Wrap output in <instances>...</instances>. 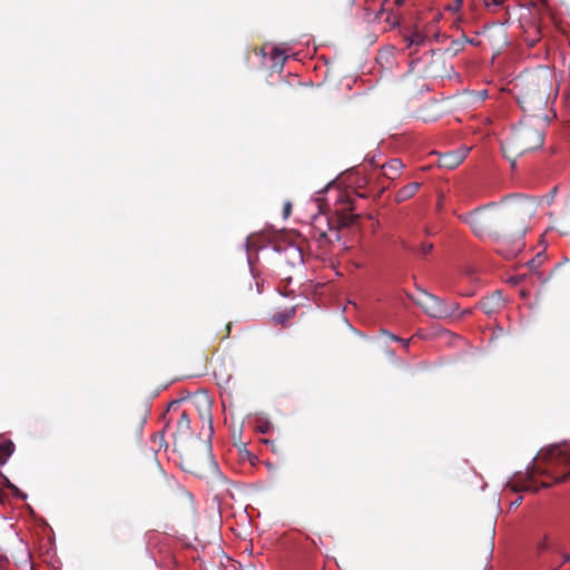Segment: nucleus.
Instances as JSON below:
<instances>
[{"label":"nucleus","mask_w":570,"mask_h":570,"mask_svg":"<svg viewBox=\"0 0 570 570\" xmlns=\"http://www.w3.org/2000/svg\"><path fill=\"white\" fill-rule=\"evenodd\" d=\"M535 209L537 204L533 200L521 199L503 206H481L459 214L458 218L466 224L478 238L491 239L498 244L497 252L510 259L523 248V237Z\"/></svg>","instance_id":"obj_1"},{"label":"nucleus","mask_w":570,"mask_h":570,"mask_svg":"<svg viewBox=\"0 0 570 570\" xmlns=\"http://www.w3.org/2000/svg\"><path fill=\"white\" fill-rule=\"evenodd\" d=\"M546 126V120L541 115L531 114L513 127L509 137L501 142L503 156L512 167L518 157L542 147Z\"/></svg>","instance_id":"obj_2"},{"label":"nucleus","mask_w":570,"mask_h":570,"mask_svg":"<svg viewBox=\"0 0 570 570\" xmlns=\"http://www.w3.org/2000/svg\"><path fill=\"white\" fill-rule=\"evenodd\" d=\"M353 209L351 199H345L342 202L341 207L335 209L334 216L323 212L315 215L312 220L313 237L320 242H332L328 233H334L335 239L338 240V229L352 225L357 217L352 214Z\"/></svg>","instance_id":"obj_3"},{"label":"nucleus","mask_w":570,"mask_h":570,"mask_svg":"<svg viewBox=\"0 0 570 570\" xmlns=\"http://www.w3.org/2000/svg\"><path fill=\"white\" fill-rule=\"evenodd\" d=\"M415 303L424 311L426 315L433 318H448L454 315L459 305L456 303H446L435 295L423 292V297Z\"/></svg>","instance_id":"obj_4"},{"label":"nucleus","mask_w":570,"mask_h":570,"mask_svg":"<svg viewBox=\"0 0 570 570\" xmlns=\"http://www.w3.org/2000/svg\"><path fill=\"white\" fill-rule=\"evenodd\" d=\"M254 52L262 56L264 67L272 71H282L285 62L289 59L296 61L294 57L286 55L284 49L271 43H265L262 48L255 49Z\"/></svg>","instance_id":"obj_5"},{"label":"nucleus","mask_w":570,"mask_h":570,"mask_svg":"<svg viewBox=\"0 0 570 570\" xmlns=\"http://www.w3.org/2000/svg\"><path fill=\"white\" fill-rule=\"evenodd\" d=\"M189 407L187 409L190 414L197 413L199 420L203 423V428L207 426L208 439L212 438L213 430V416H212V400L206 393L195 394L188 402Z\"/></svg>","instance_id":"obj_6"},{"label":"nucleus","mask_w":570,"mask_h":570,"mask_svg":"<svg viewBox=\"0 0 570 570\" xmlns=\"http://www.w3.org/2000/svg\"><path fill=\"white\" fill-rule=\"evenodd\" d=\"M190 412L186 409L184 410L177 420L176 423V432L174 434L175 436V445H179L180 448H184L187 443V441L191 436V429H190Z\"/></svg>","instance_id":"obj_7"},{"label":"nucleus","mask_w":570,"mask_h":570,"mask_svg":"<svg viewBox=\"0 0 570 570\" xmlns=\"http://www.w3.org/2000/svg\"><path fill=\"white\" fill-rule=\"evenodd\" d=\"M478 306L487 314L492 315L499 312L504 306L501 292L495 291L491 295L483 297Z\"/></svg>","instance_id":"obj_8"},{"label":"nucleus","mask_w":570,"mask_h":570,"mask_svg":"<svg viewBox=\"0 0 570 570\" xmlns=\"http://www.w3.org/2000/svg\"><path fill=\"white\" fill-rule=\"evenodd\" d=\"M468 153V148L445 153L440 157V166L453 169L466 158Z\"/></svg>","instance_id":"obj_9"},{"label":"nucleus","mask_w":570,"mask_h":570,"mask_svg":"<svg viewBox=\"0 0 570 570\" xmlns=\"http://www.w3.org/2000/svg\"><path fill=\"white\" fill-rule=\"evenodd\" d=\"M508 485L514 492L521 491H538V488L533 487V471L527 472L524 474L517 475L513 480H511Z\"/></svg>","instance_id":"obj_10"},{"label":"nucleus","mask_w":570,"mask_h":570,"mask_svg":"<svg viewBox=\"0 0 570 570\" xmlns=\"http://www.w3.org/2000/svg\"><path fill=\"white\" fill-rule=\"evenodd\" d=\"M548 460L556 464H566L570 462V452L567 448L554 446L547 453Z\"/></svg>","instance_id":"obj_11"},{"label":"nucleus","mask_w":570,"mask_h":570,"mask_svg":"<svg viewBox=\"0 0 570 570\" xmlns=\"http://www.w3.org/2000/svg\"><path fill=\"white\" fill-rule=\"evenodd\" d=\"M421 184L417 181H412L402 188H400L395 194V202L403 203L410 198H412L420 189Z\"/></svg>","instance_id":"obj_12"},{"label":"nucleus","mask_w":570,"mask_h":570,"mask_svg":"<svg viewBox=\"0 0 570 570\" xmlns=\"http://www.w3.org/2000/svg\"><path fill=\"white\" fill-rule=\"evenodd\" d=\"M376 62L382 70H391L394 68V52L392 49L380 50L376 57Z\"/></svg>","instance_id":"obj_13"},{"label":"nucleus","mask_w":570,"mask_h":570,"mask_svg":"<svg viewBox=\"0 0 570 570\" xmlns=\"http://www.w3.org/2000/svg\"><path fill=\"white\" fill-rule=\"evenodd\" d=\"M402 168L403 164L399 158L391 159L382 166L383 175L390 179H395L399 177Z\"/></svg>","instance_id":"obj_14"},{"label":"nucleus","mask_w":570,"mask_h":570,"mask_svg":"<svg viewBox=\"0 0 570 570\" xmlns=\"http://www.w3.org/2000/svg\"><path fill=\"white\" fill-rule=\"evenodd\" d=\"M14 443L9 439H0V465L6 464L14 452Z\"/></svg>","instance_id":"obj_15"},{"label":"nucleus","mask_w":570,"mask_h":570,"mask_svg":"<svg viewBox=\"0 0 570 570\" xmlns=\"http://www.w3.org/2000/svg\"><path fill=\"white\" fill-rule=\"evenodd\" d=\"M432 249H433L432 243H422L417 249V254L425 257L432 252Z\"/></svg>","instance_id":"obj_16"},{"label":"nucleus","mask_w":570,"mask_h":570,"mask_svg":"<svg viewBox=\"0 0 570 570\" xmlns=\"http://www.w3.org/2000/svg\"><path fill=\"white\" fill-rule=\"evenodd\" d=\"M550 549L549 538L548 535H544L538 543H537V550L538 552H544Z\"/></svg>","instance_id":"obj_17"},{"label":"nucleus","mask_w":570,"mask_h":570,"mask_svg":"<svg viewBox=\"0 0 570 570\" xmlns=\"http://www.w3.org/2000/svg\"><path fill=\"white\" fill-rule=\"evenodd\" d=\"M407 40H409V46H412V45H420L421 42H423L424 38L420 33L415 32L410 38H407Z\"/></svg>","instance_id":"obj_18"},{"label":"nucleus","mask_w":570,"mask_h":570,"mask_svg":"<svg viewBox=\"0 0 570 570\" xmlns=\"http://www.w3.org/2000/svg\"><path fill=\"white\" fill-rule=\"evenodd\" d=\"M462 4H463V0H454V2L452 4L448 6V10H450L452 12H458L461 10Z\"/></svg>","instance_id":"obj_19"},{"label":"nucleus","mask_w":570,"mask_h":570,"mask_svg":"<svg viewBox=\"0 0 570 570\" xmlns=\"http://www.w3.org/2000/svg\"><path fill=\"white\" fill-rule=\"evenodd\" d=\"M200 570H219V566L215 563H208L206 561H203L200 563Z\"/></svg>","instance_id":"obj_20"},{"label":"nucleus","mask_w":570,"mask_h":570,"mask_svg":"<svg viewBox=\"0 0 570 570\" xmlns=\"http://www.w3.org/2000/svg\"><path fill=\"white\" fill-rule=\"evenodd\" d=\"M380 333H381L382 335L387 336L391 341H394V342H399V341H400V337H399V336H396V335H394V334L390 333V332H389V331H386V330H383V328H382V330H380Z\"/></svg>","instance_id":"obj_21"},{"label":"nucleus","mask_w":570,"mask_h":570,"mask_svg":"<svg viewBox=\"0 0 570 570\" xmlns=\"http://www.w3.org/2000/svg\"><path fill=\"white\" fill-rule=\"evenodd\" d=\"M1 476L3 478L4 484H6L9 489H11L12 491H14V493H16V494H19V489H18L16 485H13V484L9 481V479H8L7 476H4V475H1Z\"/></svg>","instance_id":"obj_22"},{"label":"nucleus","mask_w":570,"mask_h":570,"mask_svg":"<svg viewBox=\"0 0 570 570\" xmlns=\"http://www.w3.org/2000/svg\"><path fill=\"white\" fill-rule=\"evenodd\" d=\"M570 479V471L567 474L561 475L560 478H554L553 483H560Z\"/></svg>","instance_id":"obj_23"},{"label":"nucleus","mask_w":570,"mask_h":570,"mask_svg":"<svg viewBox=\"0 0 570 570\" xmlns=\"http://www.w3.org/2000/svg\"><path fill=\"white\" fill-rule=\"evenodd\" d=\"M291 210H292V205H291V203H286V204L284 205V209H283V212H284V216H285V217H288V216H289V214H291Z\"/></svg>","instance_id":"obj_24"},{"label":"nucleus","mask_w":570,"mask_h":570,"mask_svg":"<svg viewBox=\"0 0 570 570\" xmlns=\"http://www.w3.org/2000/svg\"><path fill=\"white\" fill-rule=\"evenodd\" d=\"M568 562H570V552H569V553L563 554V557H562V562H561L560 564H558V566L556 567V569H558L559 567H561L562 564H566V563H568Z\"/></svg>","instance_id":"obj_25"},{"label":"nucleus","mask_w":570,"mask_h":570,"mask_svg":"<svg viewBox=\"0 0 570 570\" xmlns=\"http://www.w3.org/2000/svg\"><path fill=\"white\" fill-rule=\"evenodd\" d=\"M399 342H401V343H402V345H403V347H404L405 350L409 347L410 340H404V338H401V337H400V341H399Z\"/></svg>","instance_id":"obj_26"},{"label":"nucleus","mask_w":570,"mask_h":570,"mask_svg":"<svg viewBox=\"0 0 570 570\" xmlns=\"http://www.w3.org/2000/svg\"><path fill=\"white\" fill-rule=\"evenodd\" d=\"M402 246H403V248H404V249H406V250L414 252V248H413V247H411V246H410L407 243H405V242H403V243H402Z\"/></svg>","instance_id":"obj_27"},{"label":"nucleus","mask_w":570,"mask_h":570,"mask_svg":"<svg viewBox=\"0 0 570 570\" xmlns=\"http://www.w3.org/2000/svg\"><path fill=\"white\" fill-rule=\"evenodd\" d=\"M537 41H538L537 38H530V40H528V43L530 47H533L537 43Z\"/></svg>","instance_id":"obj_28"},{"label":"nucleus","mask_w":570,"mask_h":570,"mask_svg":"<svg viewBox=\"0 0 570 570\" xmlns=\"http://www.w3.org/2000/svg\"><path fill=\"white\" fill-rule=\"evenodd\" d=\"M521 501H522V497H519V498H518V499L512 503V505L517 507V505H519V504L521 503Z\"/></svg>","instance_id":"obj_29"},{"label":"nucleus","mask_w":570,"mask_h":570,"mask_svg":"<svg viewBox=\"0 0 570 570\" xmlns=\"http://www.w3.org/2000/svg\"><path fill=\"white\" fill-rule=\"evenodd\" d=\"M479 96L483 100L487 97V91L485 90L480 91Z\"/></svg>","instance_id":"obj_30"},{"label":"nucleus","mask_w":570,"mask_h":570,"mask_svg":"<svg viewBox=\"0 0 570 570\" xmlns=\"http://www.w3.org/2000/svg\"><path fill=\"white\" fill-rule=\"evenodd\" d=\"M4 497L6 495H4L3 491L0 489V503H3Z\"/></svg>","instance_id":"obj_31"},{"label":"nucleus","mask_w":570,"mask_h":570,"mask_svg":"<svg viewBox=\"0 0 570 570\" xmlns=\"http://www.w3.org/2000/svg\"><path fill=\"white\" fill-rule=\"evenodd\" d=\"M462 40H463L464 42L473 43V41H472V40H470V39H469L466 36H464V35L462 36Z\"/></svg>","instance_id":"obj_32"},{"label":"nucleus","mask_w":570,"mask_h":570,"mask_svg":"<svg viewBox=\"0 0 570 570\" xmlns=\"http://www.w3.org/2000/svg\"><path fill=\"white\" fill-rule=\"evenodd\" d=\"M521 104H524V101H521ZM521 107H522V109H523V111H524V112H528V111H529V109H528L524 105H521Z\"/></svg>","instance_id":"obj_33"},{"label":"nucleus","mask_w":570,"mask_h":570,"mask_svg":"<svg viewBox=\"0 0 570 570\" xmlns=\"http://www.w3.org/2000/svg\"><path fill=\"white\" fill-rule=\"evenodd\" d=\"M471 314V311L470 309H465L462 315H470Z\"/></svg>","instance_id":"obj_34"},{"label":"nucleus","mask_w":570,"mask_h":570,"mask_svg":"<svg viewBox=\"0 0 570 570\" xmlns=\"http://www.w3.org/2000/svg\"><path fill=\"white\" fill-rule=\"evenodd\" d=\"M425 234L426 235H432L433 233L429 228H425Z\"/></svg>","instance_id":"obj_35"},{"label":"nucleus","mask_w":570,"mask_h":570,"mask_svg":"<svg viewBox=\"0 0 570 570\" xmlns=\"http://www.w3.org/2000/svg\"><path fill=\"white\" fill-rule=\"evenodd\" d=\"M277 321L283 323L284 322V316H278Z\"/></svg>","instance_id":"obj_36"},{"label":"nucleus","mask_w":570,"mask_h":570,"mask_svg":"<svg viewBox=\"0 0 570 570\" xmlns=\"http://www.w3.org/2000/svg\"><path fill=\"white\" fill-rule=\"evenodd\" d=\"M387 353L391 355V356H394V352L389 350Z\"/></svg>","instance_id":"obj_37"},{"label":"nucleus","mask_w":570,"mask_h":570,"mask_svg":"<svg viewBox=\"0 0 570 570\" xmlns=\"http://www.w3.org/2000/svg\"><path fill=\"white\" fill-rule=\"evenodd\" d=\"M539 104L540 106H542V99L539 100ZM539 109L542 110V107H540Z\"/></svg>","instance_id":"obj_38"},{"label":"nucleus","mask_w":570,"mask_h":570,"mask_svg":"<svg viewBox=\"0 0 570 570\" xmlns=\"http://www.w3.org/2000/svg\"><path fill=\"white\" fill-rule=\"evenodd\" d=\"M549 485H550V484H548V483H542V487H543V488H548Z\"/></svg>","instance_id":"obj_39"},{"label":"nucleus","mask_w":570,"mask_h":570,"mask_svg":"<svg viewBox=\"0 0 570 570\" xmlns=\"http://www.w3.org/2000/svg\"><path fill=\"white\" fill-rule=\"evenodd\" d=\"M493 1H494V3H497V4H500V3H501V1H500V0H493Z\"/></svg>","instance_id":"obj_40"},{"label":"nucleus","mask_w":570,"mask_h":570,"mask_svg":"<svg viewBox=\"0 0 570 570\" xmlns=\"http://www.w3.org/2000/svg\"><path fill=\"white\" fill-rule=\"evenodd\" d=\"M227 331L228 332L230 331V324H227Z\"/></svg>","instance_id":"obj_41"}]
</instances>
